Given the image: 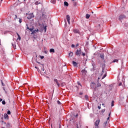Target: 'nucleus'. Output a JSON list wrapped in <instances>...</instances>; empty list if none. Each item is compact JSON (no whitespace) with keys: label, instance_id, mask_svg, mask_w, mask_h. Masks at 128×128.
<instances>
[{"label":"nucleus","instance_id":"1","mask_svg":"<svg viewBox=\"0 0 128 128\" xmlns=\"http://www.w3.org/2000/svg\"><path fill=\"white\" fill-rule=\"evenodd\" d=\"M100 120H97L95 122L94 124V128H99V124H100Z\"/></svg>","mask_w":128,"mask_h":128},{"label":"nucleus","instance_id":"2","mask_svg":"<svg viewBox=\"0 0 128 128\" xmlns=\"http://www.w3.org/2000/svg\"><path fill=\"white\" fill-rule=\"evenodd\" d=\"M33 18H34V13H30L28 14L27 18L28 20H32Z\"/></svg>","mask_w":128,"mask_h":128},{"label":"nucleus","instance_id":"3","mask_svg":"<svg viewBox=\"0 0 128 128\" xmlns=\"http://www.w3.org/2000/svg\"><path fill=\"white\" fill-rule=\"evenodd\" d=\"M90 88H94V90H96V83L92 82L90 84Z\"/></svg>","mask_w":128,"mask_h":128},{"label":"nucleus","instance_id":"4","mask_svg":"<svg viewBox=\"0 0 128 128\" xmlns=\"http://www.w3.org/2000/svg\"><path fill=\"white\" fill-rule=\"evenodd\" d=\"M76 56H80V54H82V50L80 49L77 50L76 52Z\"/></svg>","mask_w":128,"mask_h":128},{"label":"nucleus","instance_id":"5","mask_svg":"<svg viewBox=\"0 0 128 128\" xmlns=\"http://www.w3.org/2000/svg\"><path fill=\"white\" fill-rule=\"evenodd\" d=\"M38 62V64H40V66H42V68L41 69V70L42 71V74H46V71H44V64H40V62Z\"/></svg>","mask_w":128,"mask_h":128},{"label":"nucleus","instance_id":"6","mask_svg":"<svg viewBox=\"0 0 128 128\" xmlns=\"http://www.w3.org/2000/svg\"><path fill=\"white\" fill-rule=\"evenodd\" d=\"M102 74H104V76L102 77V80H104V78L106 76V72H104V70H102V74H101V76H102Z\"/></svg>","mask_w":128,"mask_h":128},{"label":"nucleus","instance_id":"7","mask_svg":"<svg viewBox=\"0 0 128 128\" xmlns=\"http://www.w3.org/2000/svg\"><path fill=\"white\" fill-rule=\"evenodd\" d=\"M54 80L58 86V88H60V82H58V79L54 78Z\"/></svg>","mask_w":128,"mask_h":128},{"label":"nucleus","instance_id":"8","mask_svg":"<svg viewBox=\"0 0 128 128\" xmlns=\"http://www.w3.org/2000/svg\"><path fill=\"white\" fill-rule=\"evenodd\" d=\"M66 20H67V22H68V24H70V15L66 16Z\"/></svg>","mask_w":128,"mask_h":128},{"label":"nucleus","instance_id":"9","mask_svg":"<svg viewBox=\"0 0 128 128\" xmlns=\"http://www.w3.org/2000/svg\"><path fill=\"white\" fill-rule=\"evenodd\" d=\"M82 72L83 76H86V74L87 72L86 70V69H84L82 70Z\"/></svg>","mask_w":128,"mask_h":128},{"label":"nucleus","instance_id":"10","mask_svg":"<svg viewBox=\"0 0 128 128\" xmlns=\"http://www.w3.org/2000/svg\"><path fill=\"white\" fill-rule=\"evenodd\" d=\"M126 16L124 15H120L119 16V20H124V18H126Z\"/></svg>","mask_w":128,"mask_h":128},{"label":"nucleus","instance_id":"11","mask_svg":"<svg viewBox=\"0 0 128 128\" xmlns=\"http://www.w3.org/2000/svg\"><path fill=\"white\" fill-rule=\"evenodd\" d=\"M38 32V29L33 30V32H32V34H36Z\"/></svg>","mask_w":128,"mask_h":128},{"label":"nucleus","instance_id":"12","mask_svg":"<svg viewBox=\"0 0 128 128\" xmlns=\"http://www.w3.org/2000/svg\"><path fill=\"white\" fill-rule=\"evenodd\" d=\"M4 118L6 120H8V114H4Z\"/></svg>","mask_w":128,"mask_h":128},{"label":"nucleus","instance_id":"13","mask_svg":"<svg viewBox=\"0 0 128 128\" xmlns=\"http://www.w3.org/2000/svg\"><path fill=\"white\" fill-rule=\"evenodd\" d=\"M100 58H102V60H104V54H101L100 55Z\"/></svg>","mask_w":128,"mask_h":128},{"label":"nucleus","instance_id":"14","mask_svg":"<svg viewBox=\"0 0 128 128\" xmlns=\"http://www.w3.org/2000/svg\"><path fill=\"white\" fill-rule=\"evenodd\" d=\"M27 30H30V32H32L33 30H34V27H32V28L27 27Z\"/></svg>","mask_w":128,"mask_h":128},{"label":"nucleus","instance_id":"15","mask_svg":"<svg viewBox=\"0 0 128 128\" xmlns=\"http://www.w3.org/2000/svg\"><path fill=\"white\" fill-rule=\"evenodd\" d=\"M90 14H86V18L87 19L90 18Z\"/></svg>","mask_w":128,"mask_h":128},{"label":"nucleus","instance_id":"16","mask_svg":"<svg viewBox=\"0 0 128 128\" xmlns=\"http://www.w3.org/2000/svg\"><path fill=\"white\" fill-rule=\"evenodd\" d=\"M73 2V5L74 6H76L78 4V2H76V1H72Z\"/></svg>","mask_w":128,"mask_h":128},{"label":"nucleus","instance_id":"17","mask_svg":"<svg viewBox=\"0 0 128 128\" xmlns=\"http://www.w3.org/2000/svg\"><path fill=\"white\" fill-rule=\"evenodd\" d=\"M72 64L74 66H78V63H76V62L73 61L72 62Z\"/></svg>","mask_w":128,"mask_h":128},{"label":"nucleus","instance_id":"18","mask_svg":"<svg viewBox=\"0 0 128 128\" xmlns=\"http://www.w3.org/2000/svg\"><path fill=\"white\" fill-rule=\"evenodd\" d=\"M74 34H78V32H80V31H78V30H74Z\"/></svg>","mask_w":128,"mask_h":128},{"label":"nucleus","instance_id":"19","mask_svg":"<svg viewBox=\"0 0 128 128\" xmlns=\"http://www.w3.org/2000/svg\"><path fill=\"white\" fill-rule=\"evenodd\" d=\"M64 6H68V3L66 2H64Z\"/></svg>","mask_w":128,"mask_h":128},{"label":"nucleus","instance_id":"20","mask_svg":"<svg viewBox=\"0 0 128 128\" xmlns=\"http://www.w3.org/2000/svg\"><path fill=\"white\" fill-rule=\"evenodd\" d=\"M74 53L72 52H70L68 54L69 56H72Z\"/></svg>","mask_w":128,"mask_h":128},{"label":"nucleus","instance_id":"21","mask_svg":"<svg viewBox=\"0 0 128 128\" xmlns=\"http://www.w3.org/2000/svg\"><path fill=\"white\" fill-rule=\"evenodd\" d=\"M50 52H54V49L50 48Z\"/></svg>","mask_w":128,"mask_h":128},{"label":"nucleus","instance_id":"22","mask_svg":"<svg viewBox=\"0 0 128 128\" xmlns=\"http://www.w3.org/2000/svg\"><path fill=\"white\" fill-rule=\"evenodd\" d=\"M60 86H66V83H64V82H62V83H61L60 84Z\"/></svg>","mask_w":128,"mask_h":128},{"label":"nucleus","instance_id":"23","mask_svg":"<svg viewBox=\"0 0 128 128\" xmlns=\"http://www.w3.org/2000/svg\"><path fill=\"white\" fill-rule=\"evenodd\" d=\"M40 4V2H38V1H37L34 3V4H36V6H38V4Z\"/></svg>","mask_w":128,"mask_h":128},{"label":"nucleus","instance_id":"24","mask_svg":"<svg viewBox=\"0 0 128 128\" xmlns=\"http://www.w3.org/2000/svg\"><path fill=\"white\" fill-rule=\"evenodd\" d=\"M50 2H52V4H56V0H51Z\"/></svg>","mask_w":128,"mask_h":128},{"label":"nucleus","instance_id":"25","mask_svg":"<svg viewBox=\"0 0 128 128\" xmlns=\"http://www.w3.org/2000/svg\"><path fill=\"white\" fill-rule=\"evenodd\" d=\"M17 36H18V40H20L21 38H20V34H18V33H17Z\"/></svg>","mask_w":128,"mask_h":128},{"label":"nucleus","instance_id":"26","mask_svg":"<svg viewBox=\"0 0 128 128\" xmlns=\"http://www.w3.org/2000/svg\"><path fill=\"white\" fill-rule=\"evenodd\" d=\"M118 62V60L115 59L113 60L112 62Z\"/></svg>","mask_w":128,"mask_h":128},{"label":"nucleus","instance_id":"27","mask_svg":"<svg viewBox=\"0 0 128 128\" xmlns=\"http://www.w3.org/2000/svg\"><path fill=\"white\" fill-rule=\"evenodd\" d=\"M12 46L14 48H16V44H12Z\"/></svg>","mask_w":128,"mask_h":128},{"label":"nucleus","instance_id":"28","mask_svg":"<svg viewBox=\"0 0 128 128\" xmlns=\"http://www.w3.org/2000/svg\"><path fill=\"white\" fill-rule=\"evenodd\" d=\"M84 98L86 100H88V95H85Z\"/></svg>","mask_w":128,"mask_h":128},{"label":"nucleus","instance_id":"29","mask_svg":"<svg viewBox=\"0 0 128 128\" xmlns=\"http://www.w3.org/2000/svg\"><path fill=\"white\" fill-rule=\"evenodd\" d=\"M114 100L112 101V103H111V106H114Z\"/></svg>","mask_w":128,"mask_h":128},{"label":"nucleus","instance_id":"30","mask_svg":"<svg viewBox=\"0 0 128 128\" xmlns=\"http://www.w3.org/2000/svg\"><path fill=\"white\" fill-rule=\"evenodd\" d=\"M0 82L2 86H4V82H2V80H1Z\"/></svg>","mask_w":128,"mask_h":128},{"label":"nucleus","instance_id":"31","mask_svg":"<svg viewBox=\"0 0 128 128\" xmlns=\"http://www.w3.org/2000/svg\"><path fill=\"white\" fill-rule=\"evenodd\" d=\"M44 30L45 32H46V26H44Z\"/></svg>","mask_w":128,"mask_h":128},{"label":"nucleus","instance_id":"32","mask_svg":"<svg viewBox=\"0 0 128 128\" xmlns=\"http://www.w3.org/2000/svg\"><path fill=\"white\" fill-rule=\"evenodd\" d=\"M57 104H60L62 103H60V100H58V101H57Z\"/></svg>","mask_w":128,"mask_h":128},{"label":"nucleus","instance_id":"33","mask_svg":"<svg viewBox=\"0 0 128 128\" xmlns=\"http://www.w3.org/2000/svg\"><path fill=\"white\" fill-rule=\"evenodd\" d=\"M2 104H6V101L5 100H3L2 102Z\"/></svg>","mask_w":128,"mask_h":128},{"label":"nucleus","instance_id":"34","mask_svg":"<svg viewBox=\"0 0 128 128\" xmlns=\"http://www.w3.org/2000/svg\"><path fill=\"white\" fill-rule=\"evenodd\" d=\"M108 124V121H106L104 122V126H106V124Z\"/></svg>","mask_w":128,"mask_h":128},{"label":"nucleus","instance_id":"35","mask_svg":"<svg viewBox=\"0 0 128 128\" xmlns=\"http://www.w3.org/2000/svg\"><path fill=\"white\" fill-rule=\"evenodd\" d=\"M40 58H42V60L43 58H44V56H40Z\"/></svg>","mask_w":128,"mask_h":128},{"label":"nucleus","instance_id":"36","mask_svg":"<svg viewBox=\"0 0 128 128\" xmlns=\"http://www.w3.org/2000/svg\"><path fill=\"white\" fill-rule=\"evenodd\" d=\"M101 86V84L100 83H98V84H97V86L98 87V86Z\"/></svg>","mask_w":128,"mask_h":128},{"label":"nucleus","instance_id":"37","mask_svg":"<svg viewBox=\"0 0 128 128\" xmlns=\"http://www.w3.org/2000/svg\"><path fill=\"white\" fill-rule=\"evenodd\" d=\"M8 114H10V110H8L7 112Z\"/></svg>","mask_w":128,"mask_h":128},{"label":"nucleus","instance_id":"38","mask_svg":"<svg viewBox=\"0 0 128 128\" xmlns=\"http://www.w3.org/2000/svg\"><path fill=\"white\" fill-rule=\"evenodd\" d=\"M82 56H86V54H84V52H82Z\"/></svg>","mask_w":128,"mask_h":128},{"label":"nucleus","instance_id":"39","mask_svg":"<svg viewBox=\"0 0 128 128\" xmlns=\"http://www.w3.org/2000/svg\"><path fill=\"white\" fill-rule=\"evenodd\" d=\"M98 29L100 28V24H99L98 25Z\"/></svg>","mask_w":128,"mask_h":128},{"label":"nucleus","instance_id":"40","mask_svg":"<svg viewBox=\"0 0 128 128\" xmlns=\"http://www.w3.org/2000/svg\"><path fill=\"white\" fill-rule=\"evenodd\" d=\"M19 22H20V24H21V22H22V19H20V20H19Z\"/></svg>","mask_w":128,"mask_h":128},{"label":"nucleus","instance_id":"41","mask_svg":"<svg viewBox=\"0 0 128 128\" xmlns=\"http://www.w3.org/2000/svg\"><path fill=\"white\" fill-rule=\"evenodd\" d=\"M74 44H72V48H74Z\"/></svg>","mask_w":128,"mask_h":128},{"label":"nucleus","instance_id":"42","mask_svg":"<svg viewBox=\"0 0 128 128\" xmlns=\"http://www.w3.org/2000/svg\"><path fill=\"white\" fill-rule=\"evenodd\" d=\"M98 110H100V106H98Z\"/></svg>","mask_w":128,"mask_h":128},{"label":"nucleus","instance_id":"43","mask_svg":"<svg viewBox=\"0 0 128 128\" xmlns=\"http://www.w3.org/2000/svg\"><path fill=\"white\" fill-rule=\"evenodd\" d=\"M78 114H76L75 116L76 118H78Z\"/></svg>","mask_w":128,"mask_h":128},{"label":"nucleus","instance_id":"44","mask_svg":"<svg viewBox=\"0 0 128 128\" xmlns=\"http://www.w3.org/2000/svg\"><path fill=\"white\" fill-rule=\"evenodd\" d=\"M80 96L82 95V92H80Z\"/></svg>","mask_w":128,"mask_h":128},{"label":"nucleus","instance_id":"45","mask_svg":"<svg viewBox=\"0 0 128 128\" xmlns=\"http://www.w3.org/2000/svg\"><path fill=\"white\" fill-rule=\"evenodd\" d=\"M110 120V116H108V118H107V120Z\"/></svg>","mask_w":128,"mask_h":128},{"label":"nucleus","instance_id":"46","mask_svg":"<svg viewBox=\"0 0 128 128\" xmlns=\"http://www.w3.org/2000/svg\"><path fill=\"white\" fill-rule=\"evenodd\" d=\"M0 102H2V98H0Z\"/></svg>","mask_w":128,"mask_h":128},{"label":"nucleus","instance_id":"47","mask_svg":"<svg viewBox=\"0 0 128 128\" xmlns=\"http://www.w3.org/2000/svg\"><path fill=\"white\" fill-rule=\"evenodd\" d=\"M16 18H18V16L16 15H15Z\"/></svg>","mask_w":128,"mask_h":128},{"label":"nucleus","instance_id":"48","mask_svg":"<svg viewBox=\"0 0 128 128\" xmlns=\"http://www.w3.org/2000/svg\"><path fill=\"white\" fill-rule=\"evenodd\" d=\"M76 46H78V44H76Z\"/></svg>","mask_w":128,"mask_h":128},{"label":"nucleus","instance_id":"49","mask_svg":"<svg viewBox=\"0 0 128 128\" xmlns=\"http://www.w3.org/2000/svg\"><path fill=\"white\" fill-rule=\"evenodd\" d=\"M35 68H36V70H38V68L35 66Z\"/></svg>","mask_w":128,"mask_h":128},{"label":"nucleus","instance_id":"50","mask_svg":"<svg viewBox=\"0 0 128 128\" xmlns=\"http://www.w3.org/2000/svg\"><path fill=\"white\" fill-rule=\"evenodd\" d=\"M122 86V83H120V84H119V86Z\"/></svg>","mask_w":128,"mask_h":128},{"label":"nucleus","instance_id":"51","mask_svg":"<svg viewBox=\"0 0 128 128\" xmlns=\"http://www.w3.org/2000/svg\"><path fill=\"white\" fill-rule=\"evenodd\" d=\"M37 70H38V72H40V68H38Z\"/></svg>","mask_w":128,"mask_h":128},{"label":"nucleus","instance_id":"52","mask_svg":"<svg viewBox=\"0 0 128 128\" xmlns=\"http://www.w3.org/2000/svg\"><path fill=\"white\" fill-rule=\"evenodd\" d=\"M76 0H72V2H76Z\"/></svg>","mask_w":128,"mask_h":128},{"label":"nucleus","instance_id":"53","mask_svg":"<svg viewBox=\"0 0 128 128\" xmlns=\"http://www.w3.org/2000/svg\"><path fill=\"white\" fill-rule=\"evenodd\" d=\"M110 112L109 114H108V116H109V118H110Z\"/></svg>","mask_w":128,"mask_h":128},{"label":"nucleus","instance_id":"54","mask_svg":"<svg viewBox=\"0 0 128 128\" xmlns=\"http://www.w3.org/2000/svg\"><path fill=\"white\" fill-rule=\"evenodd\" d=\"M79 86H82L80 84L78 83Z\"/></svg>","mask_w":128,"mask_h":128},{"label":"nucleus","instance_id":"55","mask_svg":"<svg viewBox=\"0 0 128 128\" xmlns=\"http://www.w3.org/2000/svg\"><path fill=\"white\" fill-rule=\"evenodd\" d=\"M102 106H104V104H102Z\"/></svg>","mask_w":128,"mask_h":128},{"label":"nucleus","instance_id":"56","mask_svg":"<svg viewBox=\"0 0 128 128\" xmlns=\"http://www.w3.org/2000/svg\"><path fill=\"white\" fill-rule=\"evenodd\" d=\"M105 110H102V112H104Z\"/></svg>","mask_w":128,"mask_h":128},{"label":"nucleus","instance_id":"57","mask_svg":"<svg viewBox=\"0 0 128 128\" xmlns=\"http://www.w3.org/2000/svg\"><path fill=\"white\" fill-rule=\"evenodd\" d=\"M1 2H2V0H1Z\"/></svg>","mask_w":128,"mask_h":128}]
</instances>
